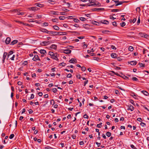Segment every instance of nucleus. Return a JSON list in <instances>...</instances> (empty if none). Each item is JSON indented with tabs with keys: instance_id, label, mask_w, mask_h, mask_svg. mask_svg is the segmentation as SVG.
Returning <instances> with one entry per match:
<instances>
[{
	"instance_id": "obj_17",
	"label": "nucleus",
	"mask_w": 149,
	"mask_h": 149,
	"mask_svg": "<svg viewBox=\"0 0 149 149\" xmlns=\"http://www.w3.org/2000/svg\"><path fill=\"white\" fill-rule=\"evenodd\" d=\"M50 48L51 49H56L57 48V45L54 44H53L50 46Z\"/></svg>"
},
{
	"instance_id": "obj_3",
	"label": "nucleus",
	"mask_w": 149,
	"mask_h": 149,
	"mask_svg": "<svg viewBox=\"0 0 149 149\" xmlns=\"http://www.w3.org/2000/svg\"><path fill=\"white\" fill-rule=\"evenodd\" d=\"M49 14L52 15H59V12L58 11H52L49 12Z\"/></svg>"
},
{
	"instance_id": "obj_9",
	"label": "nucleus",
	"mask_w": 149,
	"mask_h": 149,
	"mask_svg": "<svg viewBox=\"0 0 149 149\" xmlns=\"http://www.w3.org/2000/svg\"><path fill=\"white\" fill-rule=\"evenodd\" d=\"M104 10V9L103 8H94L93 9V10L94 11H103Z\"/></svg>"
},
{
	"instance_id": "obj_22",
	"label": "nucleus",
	"mask_w": 149,
	"mask_h": 149,
	"mask_svg": "<svg viewBox=\"0 0 149 149\" xmlns=\"http://www.w3.org/2000/svg\"><path fill=\"white\" fill-rule=\"evenodd\" d=\"M40 53L42 54H44L45 53H46V51L44 49H41L40 50Z\"/></svg>"
},
{
	"instance_id": "obj_13",
	"label": "nucleus",
	"mask_w": 149,
	"mask_h": 149,
	"mask_svg": "<svg viewBox=\"0 0 149 149\" xmlns=\"http://www.w3.org/2000/svg\"><path fill=\"white\" fill-rule=\"evenodd\" d=\"M8 55V53L6 52L4 53L3 56V63L4 62V60L6 58V56Z\"/></svg>"
},
{
	"instance_id": "obj_62",
	"label": "nucleus",
	"mask_w": 149,
	"mask_h": 149,
	"mask_svg": "<svg viewBox=\"0 0 149 149\" xmlns=\"http://www.w3.org/2000/svg\"><path fill=\"white\" fill-rule=\"evenodd\" d=\"M77 77L79 79H80L81 78V75L80 74H79L77 76Z\"/></svg>"
},
{
	"instance_id": "obj_48",
	"label": "nucleus",
	"mask_w": 149,
	"mask_h": 149,
	"mask_svg": "<svg viewBox=\"0 0 149 149\" xmlns=\"http://www.w3.org/2000/svg\"><path fill=\"white\" fill-rule=\"evenodd\" d=\"M83 117L85 118L88 119V116L86 114H84L83 116Z\"/></svg>"
},
{
	"instance_id": "obj_25",
	"label": "nucleus",
	"mask_w": 149,
	"mask_h": 149,
	"mask_svg": "<svg viewBox=\"0 0 149 149\" xmlns=\"http://www.w3.org/2000/svg\"><path fill=\"white\" fill-rule=\"evenodd\" d=\"M58 33H59L58 35H66L67 33L66 32H58Z\"/></svg>"
},
{
	"instance_id": "obj_16",
	"label": "nucleus",
	"mask_w": 149,
	"mask_h": 149,
	"mask_svg": "<svg viewBox=\"0 0 149 149\" xmlns=\"http://www.w3.org/2000/svg\"><path fill=\"white\" fill-rule=\"evenodd\" d=\"M18 42V41L17 40H13V41H12L11 43H10V45H15V44H16V43H17Z\"/></svg>"
},
{
	"instance_id": "obj_5",
	"label": "nucleus",
	"mask_w": 149,
	"mask_h": 149,
	"mask_svg": "<svg viewBox=\"0 0 149 149\" xmlns=\"http://www.w3.org/2000/svg\"><path fill=\"white\" fill-rule=\"evenodd\" d=\"M32 60L34 61H36L37 60L39 61L40 60L37 55H35L34 57L33 58Z\"/></svg>"
},
{
	"instance_id": "obj_18",
	"label": "nucleus",
	"mask_w": 149,
	"mask_h": 149,
	"mask_svg": "<svg viewBox=\"0 0 149 149\" xmlns=\"http://www.w3.org/2000/svg\"><path fill=\"white\" fill-rule=\"evenodd\" d=\"M130 64L132 65H135L137 63V62L136 61H132L130 62Z\"/></svg>"
},
{
	"instance_id": "obj_26",
	"label": "nucleus",
	"mask_w": 149,
	"mask_h": 149,
	"mask_svg": "<svg viewBox=\"0 0 149 149\" xmlns=\"http://www.w3.org/2000/svg\"><path fill=\"white\" fill-rule=\"evenodd\" d=\"M29 9L30 10H33V11H35V10H36V8L33 7L29 8Z\"/></svg>"
},
{
	"instance_id": "obj_39",
	"label": "nucleus",
	"mask_w": 149,
	"mask_h": 149,
	"mask_svg": "<svg viewBox=\"0 0 149 149\" xmlns=\"http://www.w3.org/2000/svg\"><path fill=\"white\" fill-rule=\"evenodd\" d=\"M65 63H61L59 64V65L62 66H65Z\"/></svg>"
},
{
	"instance_id": "obj_11",
	"label": "nucleus",
	"mask_w": 149,
	"mask_h": 149,
	"mask_svg": "<svg viewBox=\"0 0 149 149\" xmlns=\"http://www.w3.org/2000/svg\"><path fill=\"white\" fill-rule=\"evenodd\" d=\"M11 39L10 37L7 38L6 40L5 41V43L6 44H9L10 42Z\"/></svg>"
},
{
	"instance_id": "obj_1",
	"label": "nucleus",
	"mask_w": 149,
	"mask_h": 149,
	"mask_svg": "<svg viewBox=\"0 0 149 149\" xmlns=\"http://www.w3.org/2000/svg\"><path fill=\"white\" fill-rule=\"evenodd\" d=\"M89 3L87 4V6H94L95 5H96L95 0H88Z\"/></svg>"
},
{
	"instance_id": "obj_51",
	"label": "nucleus",
	"mask_w": 149,
	"mask_h": 149,
	"mask_svg": "<svg viewBox=\"0 0 149 149\" xmlns=\"http://www.w3.org/2000/svg\"><path fill=\"white\" fill-rule=\"evenodd\" d=\"M72 77V75L70 74H68L67 76V77L68 78H71Z\"/></svg>"
},
{
	"instance_id": "obj_6",
	"label": "nucleus",
	"mask_w": 149,
	"mask_h": 149,
	"mask_svg": "<svg viewBox=\"0 0 149 149\" xmlns=\"http://www.w3.org/2000/svg\"><path fill=\"white\" fill-rule=\"evenodd\" d=\"M40 31L42 32L49 34V31H48L46 29L41 28L40 29Z\"/></svg>"
},
{
	"instance_id": "obj_31",
	"label": "nucleus",
	"mask_w": 149,
	"mask_h": 149,
	"mask_svg": "<svg viewBox=\"0 0 149 149\" xmlns=\"http://www.w3.org/2000/svg\"><path fill=\"white\" fill-rule=\"evenodd\" d=\"M132 79L133 81H137L138 80V79L137 78L135 77H133Z\"/></svg>"
},
{
	"instance_id": "obj_47",
	"label": "nucleus",
	"mask_w": 149,
	"mask_h": 149,
	"mask_svg": "<svg viewBox=\"0 0 149 149\" xmlns=\"http://www.w3.org/2000/svg\"><path fill=\"white\" fill-rule=\"evenodd\" d=\"M102 123H100L99 124H98L97 125V127L98 128H100L101 127L100 126L102 125Z\"/></svg>"
},
{
	"instance_id": "obj_12",
	"label": "nucleus",
	"mask_w": 149,
	"mask_h": 149,
	"mask_svg": "<svg viewBox=\"0 0 149 149\" xmlns=\"http://www.w3.org/2000/svg\"><path fill=\"white\" fill-rule=\"evenodd\" d=\"M69 62L70 63H74V62L76 63L77 62V60L75 59L72 58L69 61Z\"/></svg>"
},
{
	"instance_id": "obj_4",
	"label": "nucleus",
	"mask_w": 149,
	"mask_h": 149,
	"mask_svg": "<svg viewBox=\"0 0 149 149\" xmlns=\"http://www.w3.org/2000/svg\"><path fill=\"white\" fill-rule=\"evenodd\" d=\"M59 33L56 31H49V34H52L53 36L58 35Z\"/></svg>"
},
{
	"instance_id": "obj_52",
	"label": "nucleus",
	"mask_w": 149,
	"mask_h": 149,
	"mask_svg": "<svg viewBox=\"0 0 149 149\" xmlns=\"http://www.w3.org/2000/svg\"><path fill=\"white\" fill-rule=\"evenodd\" d=\"M34 95H33V94H31V96L30 97V99H32L34 98Z\"/></svg>"
},
{
	"instance_id": "obj_46",
	"label": "nucleus",
	"mask_w": 149,
	"mask_h": 149,
	"mask_svg": "<svg viewBox=\"0 0 149 149\" xmlns=\"http://www.w3.org/2000/svg\"><path fill=\"white\" fill-rule=\"evenodd\" d=\"M64 143H61L59 144V147L61 148H63L64 146Z\"/></svg>"
},
{
	"instance_id": "obj_20",
	"label": "nucleus",
	"mask_w": 149,
	"mask_h": 149,
	"mask_svg": "<svg viewBox=\"0 0 149 149\" xmlns=\"http://www.w3.org/2000/svg\"><path fill=\"white\" fill-rule=\"evenodd\" d=\"M121 77L126 80H128L129 79L128 77L123 74L122 73H121Z\"/></svg>"
},
{
	"instance_id": "obj_40",
	"label": "nucleus",
	"mask_w": 149,
	"mask_h": 149,
	"mask_svg": "<svg viewBox=\"0 0 149 149\" xmlns=\"http://www.w3.org/2000/svg\"><path fill=\"white\" fill-rule=\"evenodd\" d=\"M131 147L133 149H137L136 147L134 146L133 144H132L130 145Z\"/></svg>"
},
{
	"instance_id": "obj_59",
	"label": "nucleus",
	"mask_w": 149,
	"mask_h": 149,
	"mask_svg": "<svg viewBox=\"0 0 149 149\" xmlns=\"http://www.w3.org/2000/svg\"><path fill=\"white\" fill-rule=\"evenodd\" d=\"M117 59L118 61H121L122 60V59L120 57H118L117 58Z\"/></svg>"
},
{
	"instance_id": "obj_30",
	"label": "nucleus",
	"mask_w": 149,
	"mask_h": 149,
	"mask_svg": "<svg viewBox=\"0 0 149 149\" xmlns=\"http://www.w3.org/2000/svg\"><path fill=\"white\" fill-rule=\"evenodd\" d=\"M58 20V19H52V21L54 22H57Z\"/></svg>"
},
{
	"instance_id": "obj_61",
	"label": "nucleus",
	"mask_w": 149,
	"mask_h": 149,
	"mask_svg": "<svg viewBox=\"0 0 149 149\" xmlns=\"http://www.w3.org/2000/svg\"><path fill=\"white\" fill-rule=\"evenodd\" d=\"M33 113V111L31 109L29 110V114H31Z\"/></svg>"
},
{
	"instance_id": "obj_56",
	"label": "nucleus",
	"mask_w": 149,
	"mask_h": 149,
	"mask_svg": "<svg viewBox=\"0 0 149 149\" xmlns=\"http://www.w3.org/2000/svg\"><path fill=\"white\" fill-rule=\"evenodd\" d=\"M27 64V61H24L23 63V64L24 65H26Z\"/></svg>"
},
{
	"instance_id": "obj_34",
	"label": "nucleus",
	"mask_w": 149,
	"mask_h": 149,
	"mask_svg": "<svg viewBox=\"0 0 149 149\" xmlns=\"http://www.w3.org/2000/svg\"><path fill=\"white\" fill-rule=\"evenodd\" d=\"M120 25L122 27H124L125 25V22H123L120 24Z\"/></svg>"
},
{
	"instance_id": "obj_44",
	"label": "nucleus",
	"mask_w": 149,
	"mask_h": 149,
	"mask_svg": "<svg viewBox=\"0 0 149 149\" xmlns=\"http://www.w3.org/2000/svg\"><path fill=\"white\" fill-rule=\"evenodd\" d=\"M109 31L107 30L103 31H102V32L103 33H107L108 32H109Z\"/></svg>"
},
{
	"instance_id": "obj_10",
	"label": "nucleus",
	"mask_w": 149,
	"mask_h": 149,
	"mask_svg": "<svg viewBox=\"0 0 149 149\" xmlns=\"http://www.w3.org/2000/svg\"><path fill=\"white\" fill-rule=\"evenodd\" d=\"M128 107L127 109L128 110H130L131 111H132L134 109L133 106L131 104L128 105Z\"/></svg>"
},
{
	"instance_id": "obj_64",
	"label": "nucleus",
	"mask_w": 149,
	"mask_h": 149,
	"mask_svg": "<svg viewBox=\"0 0 149 149\" xmlns=\"http://www.w3.org/2000/svg\"><path fill=\"white\" fill-rule=\"evenodd\" d=\"M88 80H86L85 81H84V86H85L88 83Z\"/></svg>"
},
{
	"instance_id": "obj_2",
	"label": "nucleus",
	"mask_w": 149,
	"mask_h": 149,
	"mask_svg": "<svg viewBox=\"0 0 149 149\" xmlns=\"http://www.w3.org/2000/svg\"><path fill=\"white\" fill-rule=\"evenodd\" d=\"M115 3H117L115 5L116 6H118L119 5H121L123 4V3H126V2L125 1H119L118 0H112Z\"/></svg>"
},
{
	"instance_id": "obj_27",
	"label": "nucleus",
	"mask_w": 149,
	"mask_h": 149,
	"mask_svg": "<svg viewBox=\"0 0 149 149\" xmlns=\"http://www.w3.org/2000/svg\"><path fill=\"white\" fill-rule=\"evenodd\" d=\"M13 53V51H10L9 52L8 54V58H7V59H8V58L10 55H11Z\"/></svg>"
},
{
	"instance_id": "obj_38",
	"label": "nucleus",
	"mask_w": 149,
	"mask_h": 149,
	"mask_svg": "<svg viewBox=\"0 0 149 149\" xmlns=\"http://www.w3.org/2000/svg\"><path fill=\"white\" fill-rule=\"evenodd\" d=\"M119 11L118 9H113L111 10V11L112 12H117Z\"/></svg>"
},
{
	"instance_id": "obj_8",
	"label": "nucleus",
	"mask_w": 149,
	"mask_h": 149,
	"mask_svg": "<svg viewBox=\"0 0 149 149\" xmlns=\"http://www.w3.org/2000/svg\"><path fill=\"white\" fill-rule=\"evenodd\" d=\"M71 52V51L69 49H64L63 50V53L66 54H70Z\"/></svg>"
},
{
	"instance_id": "obj_14",
	"label": "nucleus",
	"mask_w": 149,
	"mask_h": 149,
	"mask_svg": "<svg viewBox=\"0 0 149 149\" xmlns=\"http://www.w3.org/2000/svg\"><path fill=\"white\" fill-rule=\"evenodd\" d=\"M111 57L113 58H116L117 56V55L115 53H112L111 54Z\"/></svg>"
},
{
	"instance_id": "obj_60",
	"label": "nucleus",
	"mask_w": 149,
	"mask_h": 149,
	"mask_svg": "<svg viewBox=\"0 0 149 149\" xmlns=\"http://www.w3.org/2000/svg\"><path fill=\"white\" fill-rule=\"evenodd\" d=\"M22 82L21 81H18L17 82V84L18 85H21L22 84Z\"/></svg>"
},
{
	"instance_id": "obj_36",
	"label": "nucleus",
	"mask_w": 149,
	"mask_h": 149,
	"mask_svg": "<svg viewBox=\"0 0 149 149\" xmlns=\"http://www.w3.org/2000/svg\"><path fill=\"white\" fill-rule=\"evenodd\" d=\"M81 70L83 71H84L86 70V68L85 66H83L81 67Z\"/></svg>"
},
{
	"instance_id": "obj_33",
	"label": "nucleus",
	"mask_w": 149,
	"mask_h": 149,
	"mask_svg": "<svg viewBox=\"0 0 149 149\" xmlns=\"http://www.w3.org/2000/svg\"><path fill=\"white\" fill-rule=\"evenodd\" d=\"M79 19L83 21H85L86 20V19L85 18L83 17H81Z\"/></svg>"
},
{
	"instance_id": "obj_42",
	"label": "nucleus",
	"mask_w": 149,
	"mask_h": 149,
	"mask_svg": "<svg viewBox=\"0 0 149 149\" xmlns=\"http://www.w3.org/2000/svg\"><path fill=\"white\" fill-rule=\"evenodd\" d=\"M54 54V53L53 52H49V55L51 56H52Z\"/></svg>"
},
{
	"instance_id": "obj_43",
	"label": "nucleus",
	"mask_w": 149,
	"mask_h": 149,
	"mask_svg": "<svg viewBox=\"0 0 149 149\" xmlns=\"http://www.w3.org/2000/svg\"><path fill=\"white\" fill-rule=\"evenodd\" d=\"M130 102L131 104H132L133 105H135L134 103V101L132 99H130Z\"/></svg>"
},
{
	"instance_id": "obj_28",
	"label": "nucleus",
	"mask_w": 149,
	"mask_h": 149,
	"mask_svg": "<svg viewBox=\"0 0 149 149\" xmlns=\"http://www.w3.org/2000/svg\"><path fill=\"white\" fill-rule=\"evenodd\" d=\"M106 135L107 136L109 137L111 136V133L110 132H108L106 133Z\"/></svg>"
},
{
	"instance_id": "obj_53",
	"label": "nucleus",
	"mask_w": 149,
	"mask_h": 149,
	"mask_svg": "<svg viewBox=\"0 0 149 149\" xmlns=\"http://www.w3.org/2000/svg\"><path fill=\"white\" fill-rule=\"evenodd\" d=\"M140 22V17H139L138 19L137 22V24L139 25Z\"/></svg>"
},
{
	"instance_id": "obj_49",
	"label": "nucleus",
	"mask_w": 149,
	"mask_h": 149,
	"mask_svg": "<svg viewBox=\"0 0 149 149\" xmlns=\"http://www.w3.org/2000/svg\"><path fill=\"white\" fill-rule=\"evenodd\" d=\"M112 24L113 26H117V23H116V22H113Z\"/></svg>"
},
{
	"instance_id": "obj_55",
	"label": "nucleus",
	"mask_w": 149,
	"mask_h": 149,
	"mask_svg": "<svg viewBox=\"0 0 149 149\" xmlns=\"http://www.w3.org/2000/svg\"><path fill=\"white\" fill-rule=\"evenodd\" d=\"M45 149H54L53 148H51V147H50L49 146H48L45 147Z\"/></svg>"
},
{
	"instance_id": "obj_24",
	"label": "nucleus",
	"mask_w": 149,
	"mask_h": 149,
	"mask_svg": "<svg viewBox=\"0 0 149 149\" xmlns=\"http://www.w3.org/2000/svg\"><path fill=\"white\" fill-rule=\"evenodd\" d=\"M53 28L56 30H58L59 29V28L56 25L53 26Z\"/></svg>"
},
{
	"instance_id": "obj_50",
	"label": "nucleus",
	"mask_w": 149,
	"mask_h": 149,
	"mask_svg": "<svg viewBox=\"0 0 149 149\" xmlns=\"http://www.w3.org/2000/svg\"><path fill=\"white\" fill-rule=\"evenodd\" d=\"M136 11H138L139 12H140V7H137L136 9Z\"/></svg>"
},
{
	"instance_id": "obj_54",
	"label": "nucleus",
	"mask_w": 149,
	"mask_h": 149,
	"mask_svg": "<svg viewBox=\"0 0 149 149\" xmlns=\"http://www.w3.org/2000/svg\"><path fill=\"white\" fill-rule=\"evenodd\" d=\"M93 59L94 60L97 61L98 59H99V58L98 57H93Z\"/></svg>"
},
{
	"instance_id": "obj_45",
	"label": "nucleus",
	"mask_w": 149,
	"mask_h": 149,
	"mask_svg": "<svg viewBox=\"0 0 149 149\" xmlns=\"http://www.w3.org/2000/svg\"><path fill=\"white\" fill-rule=\"evenodd\" d=\"M140 125H141L142 127H145L146 126V124L145 123H144L143 122H141L140 123Z\"/></svg>"
},
{
	"instance_id": "obj_19",
	"label": "nucleus",
	"mask_w": 149,
	"mask_h": 149,
	"mask_svg": "<svg viewBox=\"0 0 149 149\" xmlns=\"http://www.w3.org/2000/svg\"><path fill=\"white\" fill-rule=\"evenodd\" d=\"M141 93H143L145 95L147 96L148 95V93L146 91H141Z\"/></svg>"
},
{
	"instance_id": "obj_7",
	"label": "nucleus",
	"mask_w": 149,
	"mask_h": 149,
	"mask_svg": "<svg viewBox=\"0 0 149 149\" xmlns=\"http://www.w3.org/2000/svg\"><path fill=\"white\" fill-rule=\"evenodd\" d=\"M51 57L52 58L57 61H58V60L57 58V54H54L52 56H51Z\"/></svg>"
},
{
	"instance_id": "obj_41",
	"label": "nucleus",
	"mask_w": 149,
	"mask_h": 149,
	"mask_svg": "<svg viewBox=\"0 0 149 149\" xmlns=\"http://www.w3.org/2000/svg\"><path fill=\"white\" fill-rule=\"evenodd\" d=\"M53 92L54 93H56L57 91V90L56 88H54L52 89Z\"/></svg>"
},
{
	"instance_id": "obj_58",
	"label": "nucleus",
	"mask_w": 149,
	"mask_h": 149,
	"mask_svg": "<svg viewBox=\"0 0 149 149\" xmlns=\"http://www.w3.org/2000/svg\"><path fill=\"white\" fill-rule=\"evenodd\" d=\"M111 48L113 49H116L115 47L113 45L111 46Z\"/></svg>"
},
{
	"instance_id": "obj_29",
	"label": "nucleus",
	"mask_w": 149,
	"mask_h": 149,
	"mask_svg": "<svg viewBox=\"0 0 149 149\" xmlns=\"http://www.w3.org/2000/svg\"><path fill=\"white\" fill-rule=\"evenodd\" d=\"M129 50L130 51H132L134 50V48L132 46H130L129 47Z\"/></svg>"
},
{
	"instance_id": "obj_32",
	"label": "nucleus",
	"mask_w": 149,
	"mask_h": 149,
	"mask_svg": "<svg viewBox=\"0 0 149 149\" xmlns=\"http://www.w3.org/2000/svg\"><path fill=\"white\" fill-rule=\"evenodd\" d=\"M139 64L140 65L141 67H144L145 66V65L141 63H139Z\"/></svg>"
},
{
	"instance_id": "obj_37",
	"label": "nucleus",
	"mask_w": 149,
	"mask_h": 149,
	"mask_svg": "<svg viewBox=\"0 0 149 149\" xmlns=\"http://www.w3.org/2000/svg\"><path fill=\"white\" fill-rule=\"evenodd\" d=\"M15 135L14 134H11L9 136V138L10 139H13L14 136Z\"/></svg>"
},
{
	"instance_id": "obj_57",
	"label": "nucleus",
	"mask_w": 149,
	"mask_h": 149,
	"mask_svg": "<svg viewBox=\"0 0 149 149\" xmlns=\"http://www.w3.org/2000/svg\"><path fill=\"white\" fill-rule=\"evenodd\" d=\"M42 17L41 15H37L36 16V18H40Z\"/></svg>"
},
{
	"instance_id": "obj_63",
	"label": "nucleus",
	"mask_w": 149,
	"mask_h": 149,
	"mask_svg": "<svg viewBox=\"0 0 149 149\" xmlns=\"http://www.w3.org/2000/svg\"><path fill=\"white\" fill-rule=\"evenodd\" d=\"M72 137L73 138V139H76V136L74 134H73L72 135Z\"/></svg>"
},
{
	"instance_id": "obj_35",
	"label": "nucleus",
	"mask_w": 149,
	"mask_h": 149,
	"mask_svg": "<svg viewBox=\"0 0 149 149\" xmlns=\"http://www.w3.org/2000/svg\"><path fill=\"white\" fill-rule=\"evenodd\" d=\"M65 17L64 16H60L59 17V19L62 20H64L65 19Z\"/></svg>"
},
{
	"instance_id": "obj_15",
	"label": "nucleus",
	"mask_w": 149,
	"mask_h": 149,
	"mask_svg": "<svg viewBox=\"0 0 149 149\" xmlns=\"http://www.w3.org/2000/svg\"><path fill=\"white\" fill-rule=\"evenodd\" d=\"M101 22L102 24H107L109 23V22L108 21L105 20H102L101 21Z\"/></svg>"
},
{
	"instance_id": "obj_21",
	"label": "nucleus",
	"mask_w": 149,
	"mask_h": 149,
	"mask_svg": "<svg viewBox=\"0 0 149 149\" xmlns=\"http://www.w3.org/2000/svg\"><path fill=\"white\" fill-rule=\"evenodd\" d=\"M142 35L141 36L142 37H144L146 38H147L148 37H149V36L147 34H146V33H143L141 34Z\"/></svg>"
},
{
	"instance_id": "obj_23",
	"label": "nucleus",
	"mask_w": 149,
	"mask_h": 149,
	"mask_svg": "<svg viewBox=\"0 0 149 149\" xmlns=\"http://www.w3.org/2000/svg\"><path fill=\"white\" fill-rule=\"evenodd\" d=\"M40 45L42 46H46L47 45L46 41H43L40 43Z\"/></svg>"
}]
</instances>
